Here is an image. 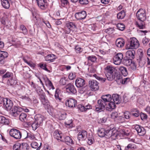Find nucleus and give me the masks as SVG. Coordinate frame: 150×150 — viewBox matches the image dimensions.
I'll return each instance as SVG.
<instances>
[{
	"label": "nucleus",
	"mask_w": 150,
	"mask_h": 150,
	"mask_svg": "<svg viewBox=\"0 0 150 150\" xmlns=\"http://www.w3.org/2000/svg\"><path fill=\"white\" fill-rule=\"evenodd\" d=\"M117 71V70L111 65H108L105 68L104 72L108 80L112 81L115 78Z\"/></svg>",
	"instance_id": "obj_1"
},
{
	"label": "nucleus",
	"mask_w": 150,
	"mask_h": 150,
	"mask_svg": "<svg viewBox=\"0 0 150 150\" xmlns=\"http://www.w3.org/2000/svg\"><path fill=\"white\" fill-rule=\"evenodd\" d=\"M139 45V41L135 38H131L127 42L125 48L126 49H137Z\"/></svg>",
	"instance_id": "obj_2"
},
{
	"label": "nucleus",
	"mask_w": 150,
	"mask_h": 150,
	"mask_svg": "<svg viewBox=\"0 0 150 150\" xmlns=\"http://www.w3.org/2000/svg\"><path fill=\"white\" fill-rule=\"evenodd\" d=\"M9 134L11 136L16 139H20L21 137V132L15 129H11L9 132Z\"/></svg>",
	"instance_id": "obj_3"
},
{
	"label": "nucleus",
	"mask_w": 150,
	"mask_h": 150,
	"mask_svg": "<svg viewBox=\"0 0 150 150\" xmlns=\"http://www.w3.org/2000/svg\"><path fill=\"white\" fill-rule=\"evenodd\" d=\"M137 19L141 21H144L146 18L145 10L140 9L136 13Z\"/></svg>",
	"instance_id": "obj_4"
},
{
	"label": "nucleus",
	"mask_w": 150,
	"mask_h": 150,
	"mask_svg": "<svg viewBox=\"0 0 150 150\" xmlns=\"http://www.w3.org/2000/svg\"><path fill=\"white\" fill-rule=\"evenodd\" d=\"M107 102L101 98L98 101V105L96 106V110L97 111L100 112L105 108Z\"/></svg>",
	"instance_id": "obj_5"
},
{
	"label": "nucleus",
	"mask_w": 150,
	"mask_h": 150,
	"mask_svg": "<svg viewBox=\"0 0 150 150\" xmlns=\"http://www.w3.org/2000/svg\"><path fill=\"white\" fill-rule=\"evenodd\" d=\"M76 27L75 23L71 22H68L65 27V32L66 33L69 34L71 30Z\"/></svg>",
	"instance_id": "obj_6"
},
{
	"label": "nucleus",
	"mask_w": 150,
	"mask_h": 150,
	"mask_svg": "<svg viewBox=\"0 0 150 150\" xmlns=\"http://www.w3.org/2000/svg\"><path fill=\"white\" fill-rule=\"evenodd\" d=\"M66 91L70 93L75 94L77 93V91L73 84L69 83L65 87Z\"/></svg>",
	"instance_id": "obj_7"
},
{
	"label": "nucleus",
	"mask_w": 150,
	"mask_h": 150,
	"mask_svg": "<svg viewBox=\"0 0 150 150\" xmlns=\"http://www.w3.org/2000/svg\"><path fill=\"white\" fill-rule=\"evenodd\" d=\"M46 97L45 95L42 96V97L40 98V99L45 109H47L48 112H49V109L50 108H51V106L50 105L49 101Z\"/></svg>",
	"instance_id": "obj_8"
},
{
	"label": "nucleus",
	"mask_w": 150,
	"mask_h": 150,
	"mask_svg": "<svg viewBox=\"0 0 150 150\" xmlns=\"http://www.w3.org/2000/svg\"><path fill=\"white\" fill-rule=\"evenodd\" d=\"M110 128L107 129V138L112 137L113 139H115L117 135L116 131L115 129H114V128L111 129V127Z\"/></svg>",
	"instance_id": "obj_9"
},
{
	"label": "nucleus",
	"mask_w": 150,
	"mask_h": 150,
	"mask_svg": "<svg viewBox=\"0 0 150 150\" xmlns=\"http://www.w3.org/2000/svg\"><path fill=\"white\" fill-rule=\"evenodd\" d=\"M87 137V132L85 130L80 132L78 134V139L79 141L82 142L86 140Z\"/></svg>",
	"instance_id": "obj_10"
},
{
	"label": "nucleus",
	"mask_w": 150,
	"mask_h": 150,
	"mask_svg": "<svg viewBox=\"0 0 150 150\" xmlns=\"http://www.w3.org/2000/svg\"><path fill=\"white\" fill-rule=\"evenodd\" d=\"M98 82L94 80L90 81L89 82V85L92 91H96L98 90L99 86Z\"/></svg>",
	"instance_id": "obj_11"
},
{
	"label": "nucleus",
	"mask_w": 150,
	"mask_h": 150,
	"mask_svg": "<svg viewBox=\"0 0 150 150\" xmlns=\"http://www.w3.org/2000/svg\"><path fill=\"white\" fill-rule=\"evenodd\" d=\"M123 55L122 53H119L116 54L113 58L114 63L116 65H119L122 62Z\"/></svg>",
	"instance_id": "obj_12"
},
{
	"label": "nucleus",
	"mask_w": 150,
	"mask_h": 150,
	"mask_svg": "<svg viewBox=\"0 0 150 150\" xmlns=\"http://www.w3.org/2000/svg\"><path fill=\"white\" fill-rule=\"evenodd\" d=\"M86 12L84 11L77 12L75 14V17L78 20L84 19L86 18Z\"/></svg>",
	"instance_id": "obj_13"
},
{
	"label": "nucleus",
	"mask_w": 150,
	"mask_h": 150,
	"mask_svg": "<svg viewBox=\"0 0 150 150\" xmlns=\"http://www.w3.org/2000/svg\"><path fill=\"white\" fill-rule=\"evenodd\" d=\"M4 107L7 110H10L13 106V103L12 101L10 99L6 98L4 99Z\"/></svg>",
	"instance_id": "obj_14"
},
{
	"label": "nucleus",
	"mask_w": 150,
	"mask_h": 150,
	"mask_svg": "<svg viewBox=\"0 0 150 150\" xmlns=\"http://www.w3.org/2000/svg\"><path fill=\"white\" fill-rule=\"evenodd\" d=\"M8 53L7 52L1 51L0 50V64H4L6 59L8 57Z\"/></svg>",
	"instance_id": "obj_15"
},
{
	"label": "nucleus",
	"mask_w": 150,
	"mask_h": 150,
	"mask_svg": "<svg viewBox=\"0 0 150 150\" xmlns=\"http://www.w3.org/2000/svg\"><path fill=\"white\" fill-rule=\"evenodd\" d=\"M39 7L41 9L44 10L47 7L48 4L46 0H36Z\"/></svg>",
	"instance_id": "obj_16"
},
{
	"label": "nucleus",
	"mask_w": 150,
	"mask_h": 150,
	"mask_svg": "<svg viewBox=\"0 0 150 150\" xmlns=\"http://www.w3.org/2000/svg\"><path fill=\"white\" fill-rule=\"evenodd\" d=\"M135 128L138 134L140 136H143L146 134V131L144 128L139 125H136L135 126Z\"/></svg>",
	"instance_id": "obj_17"
},
{
	"label": "nucleus",
	"mask_w": 150,
	"mask_h": 150,
	"mask_svg": "<svg viewBox=\"0 0 150 150\" xmlns=\"http://www.w3.org/2000/svg\"><path fill=\"white\" fill-rule=\"evenodd\" d=\"M75 84L77 87H82L85 84V80L81 78H78L75 81Z\"/></svg>",
	"instance_id": "obj_18"
},
{
	"label": "nucleus",
	"mask_w": 150,
	"mask_h": 150,
	"mask_svg": "<svg viewBox=\"0 0 150 150\" xmlns=\"http://www.w3.org/2000/svg\"><path fill=\"white\" fill-rule=\"evenodd\" d=\"M76 100L72 98L69 99L66 103V105H68L69 107H74L76 105Z\"/></svg>",
	"instance_id": "obj_19"
},
{
	"label": "nucleus",
	"mask_w": 150,
	"mask_h": 150,
	"mask_svg": "<svg viewBox=\"0 0 150 150\" xmlns=\"http://www.w3.org/2000/svg\"><path fill=\"white\" fill-rule=\"evenodd\" d=\"M56 56L54 54H51L47 55L45 57V60L49 62L54 61L56 59Z\"/></svg>",
	"instance_id": "obj_20"
},
{
	"label": "nucleus",
	"mask_w": 150,
	"mask_h": 150,
	"mask_svg": "<svg viewBox=\"0 0 150 150\" xmlns=\"http://www.w3.org/2000/svg\"><path fill=\"white\" fill-rule=\"evenodd\" d=\"M107 130H105L104 128H100L98 130V136L101 137H103L105 136L107 138Z\"/></svg>",
	"instance_id": "obj_21"
},
{
	"label": "nucleus",
	"mask_w": 150,
	"mask_h": 150,
	"mask_svg": "<svg viewBox=\"0 0 150 150\" xmlns=\"http://www.w3.org/2000/svg\"><path fill=\"white\" fill-rule=\"evenodd\" d=\"M21 113L18 107L14 106L11 111V115L15 117H17Z\"/></svg>",
	"instance_id": "obj_22"
},
{
	"label": "nucleus",
	"mask_w": 150,
	"mask_h": 150,
	"mask_svg": "<svg viewBox=\"0 0 150 150\" xmlns=\"http://www.w3.org/2000/svg\"><path fill=\"white\" fill-rule=\"evenodd\" d=\"M137 61L139 66H142L145 64V63L143 57V53L142 52L140 53V55L137 57Z\"/></svg>",
	"instance_id": "obj_23"
},
{
	"label": "nucleus",
	"mask_w": 150,
	"mask_h": 150,
	"mask_svg": "<svg viewBox=\"0 0 150 150\" xmlns=\"http://www.w3.org/2000/svg\"><path fill=\"white\" fill-rule=\"evenodd\" d=\"M54 137L58 140H60L61 141H64V139L62 137V134L60 133L57 130L55 131L54 133Z\"/></svg>",
	"instance_id": "obj_24"
},
{
	"label": "nucleus",
	"mask_w": 150,
	"mask_h": 150,
	"mask_svg": "<svg viewBox=\"0 0 150 150\" xmlns=\"http://www.w3.org/2000/svg\"><path fill=\"white\" fill-rule=\"evenodd\" d=\"M43 79L45 81L46 85L50 89H54V88L53 86L51 81L48 78H45L44 77Z\"/></svg>",
	"instance_id": "obj_25"
},
{
	"label": "nucleus",
	"mask_w": 150,
	"mask_h": 150,
	"mask_svg": "<svg viewBox=\"0 0 150 150\" xmlns=\"http://www.w3.org/2000/svg\"><path fill=\"white\" fill-rule=\"evenodd\" d=\"M0 123L3 125H8L9 123L8 119L2 116H0Z\"/></svg>",
	"instance_id": "obj_26"
},
{
	"label": "nucleus",
	"mask_w": 150,
	"mask_h": 150,
	"mask_svg": "<svg viewBox=\"0 0 150 150\" xmlns=\"http://www.w3.org/2000/svg\"><path fill=\"white\" fill-rule=\"evenodd\" d=\"M112 99L114 102L116 104H119L121 102L120 97L117 94H113Z\"/></svg>",
	"instance_id": "obj_27"
},
{
	"label": "nucleus",
	"mask_w": 150,
	"mask_h": 150,
	"mask_svg": "<svg viewBox=\"0 0 150 150\" xmlns=\"http://www.w3.org/2000/svg\"><path fill=\"white\" fill-rule=\"evenodd\" d=\"M3 7L5 9H8L10 6L11 0H1Z\"/></svg>",
	"instance_id": "obj_28"
},
{
	"label": "nucleus",
	"mask_w": 150,
	"mask_h": 150,
	"mask_svg": "<svg viewBox=\"0 0 150 150\" xmlns=\"http://www.w3.org/2000/svg\"><path fill=\"white\" fill-rule=\"evenodd\" d=\"M122 63L126 66H130L132 62V59L127 57H125L122 60Z\"/></svg>",
	"instance_id": "obj_29"
},
{
	"label": "nucleus",
	"mask_w": 150,
	"mask_h": 150,
	"mask_svg": "<svg viewBox=\"0 0 150 150\" xmlns=\"http://www.w3.org/2000/svg\"><path fill=\"white\" fill-rule=\"evenodd\" d=\"M35 121L41 124L44 120V117L40 114H37L35 116Z\"/></svg>",
	"instance_id": "obj_30"
},
{
	"label": "nucleus",
	"mask_w": 150,
	"mask_h": 150,
	"mask_svg": "<svg viewBox=\"0 0 150 150\" xmlns=\"http://www.w3.org/2000/svg\"><path fill=\"white\" fill-rule=\"evenodd\" d=\"M135 53V51L133 50H128L126 53V57H127L128 58L131 59H133L134 58Z\"/></svg>",
	"instance_id": "obj_31"
},
{
	"label": "nucleus",
	"mask_w": 150,
	"mask_h": 150,
	"mask_svg": "<svg viewBox=\"0 0 150 150\" xmlns=\"http://www.w3.org/2000/svg\"><path fill=\"white\" fill-rule=\"evenodd\" d=\"M125 41L123 39H118L116 41V46L119 48H121L124 46Z\"/></svg>",
	"instance_id": "obj_32"
},
{
	"label": "nucleus",
	"mask_w": 150,
	"mask_h": 150,
	"mask_svg": "<svg viewBox=\"0 0 150 150\" xmlns=\"http://www.w3.org/2000/svg\"><path fill=\"white\" fill-rule=\"evenodd\" d=\"M88 62L92 63H95L96 62L97 58L94 55L89 56L86 58Z\"/></svg>",
	"instance_id": "obj_33"
},
{
	"label": "nucleus",
	"mask_w": 150,
	"mask_h": 150,
	"mask_svg": "<svg viewBox=\"0 0 150 150\" xmlns=\"http://www.w3.org/2000/svg\"><path fill=\"white\" fill-rule=\"evenodd\" d=\"M115 103L114 102L111 101L110 102L108 103V106L106 107V110L110 111L115 108L116 107Z\"/></svg>",
	"instance_id": "obj_34"
},
{
	"label": "nucleus",
	"mask_w": 150,
	"mask_h": 150,
	"mask_svg": "<svg viewBox=\"0 0 150 150\" xmlns=\"http://www.w3.org/2000/svg\"><path fill=\"white\" fill-rule=\"evenodd\" d=\"M64 141L67 144L70 145L73 144V141L72 139L69 136H67L65 138H63Z\"/></svg>",
	"instance_id": "obj_35"
},
{
	"label": "nucleus",
	"mask_w": 150,
	"mask_h": 150,
	"mask_svg": "<svg viewBox=\"0 0 150 150\" xmlns=\"http://www.w3.org/2000/svg\"><path fill=\"white\" fill-rule=\"evenodd\" d=\"M36 91L40 96V98L42 97V96H45V94L43 91L41 89V88L38 86H37Z\"/></svg>",
	"instance_id": "obj_36"
},
{
	"label": "nucleus",
	"mask_w": 150,
	"mask_h": 150,
	"mask_svg": "<svg viewBox=\"0 0 150 150\" xmlns=\"http://www.w3.org/2000/svg\"><path fill=\"white\" fill-rule=\"evenodd\" d=\"M119 71L122 75L124 76H126L128 74L127 69L124 67H120L119 68Z\"/></svg>",
	"instance_id": "obj_37"
},
{
	"label": "nucleus",
	"mask_w": 150,
	"mask_h": 150,
	"mask_svg": "<svg viewBox=\"0 0 150 150\" xmlns=\"http://www.w3.org/2000/svg\"><path fill=\"white\" fill-rule=\"evenodd\" d=\"M101 98L107 103L111 101L112 99L111 96L110 94L103 95L101 96Z\"/></svg>",
	"instance_id": "obj_38"
},
{
	"label": "nucleus",
	"mask_w": 150,
	"mask_h": 150,
	"mask_svg": "<svg viewBox=\"0 0 150 150\" xmlns=\"http://www.w3.org/2000/svg\"><path fill=\"white\" fill-rule=\"evenodd\" d=\"M136 146L134 144L131 143L129 144L127 146L125 147V150H132L135 149Z\"/></svg>",
	"instance_id": "obj_39"
},
{
	"label": "nucleus",
	"mask_w": 150,
	"mask_h": 150,
	"mask_svg": "<svg viewBox=\"0 0 150 150\" xmlns=\"http://www.w3.org/2000/svg\"><path fill=\"white\" fill-rule=\"evenodd\" d=\"M66 126L69 128H71L73 127V121L72 120H67L65 122Z\"/></svg>",
	"instance_id": "obj_40"
},
{
	"label": "nucleus",
	"mask_w": 150,
	"mask_h": 150,
	"mask_svg": "<svg viewBox=\"0 0 150 150\" xmlns=\"http://www.w3.org/2000/svg\"><path fill=\"white\" fill-rule=\"evenodd\" d=\"M41 143H40V145L38 146V143L36 142H33L31 143V146L33 148L36 149V150H39L41 147Z\"/></svg>",
	"instance_id": "obj_41"
},
{
	"label": "nucleus",
	"mask_w": 150,
	"mask_h": 150,
	"mask_svg": "<svg viewBox=\"0 0 150 150\" xmlns=\"http://www.w3.org/2000/svg\"><path fill=\"white\" fill-rule=\"evenodd\" d=\"M20 120L22 122L25 121L26 120L27 115L25 113H20L19 115Z\"/></svg>",
	"instance_id": "obj_42"
},
{
	"label": "nucleus",
	"mask_w": 150,
	"mask_h": 150,
	"mask_svg": "<svg viewBox=\"0 0 150 150\" xmlns=\"http://www.w3.org/2000/svg\"><path fill=\"white\" fill-rule=\"evenodd\" d=\"M29 147L28 144L26 143L21 144L20 150H27Z\"/></svg>",
	"instance_id": "obj_43"
},
{
	"label": "nucleus",
	"mask_w": 150,
	"mask_h": 150,
	"mask_svg": "<svg viewBox=\"0 0 150 150\" xmlns=\"http://www.w3.org/2000/svg\"><path fill=\"white\" fill-rule=\"evenodd\" d=\"M125 13L124 10L120 12L117 14V18L118 19H122L125 16Z\"/></svg>",
	"instance_id": "obj_44"
},
{
	"label": "nucleus",
	"mask_w": 150,
	"mask_h": 150,
	"mask_svg": "<svg viewBox=\"0 0 150 150\" xmlns=\"http://www.w3.org/2000/svg\"><path fill=\"white\" fill-rule=\"evenodd\" d=\"M88 141L87 143L89 145H91L93 144L94 142V140L93 137L92 135H89L88 137Z\"/></svg>",
	"instance_id": "obj_45"
},
{
	"label": "nucleus",
	"mask_w": 150,
	"mask_h": 150,
	"mask_svg": "<svg viewBox=\"0 0 150 150\" xmlns=\"http://www.w3.org/2000/svg\"><path fill=\"white\" fill-rule=\"evenodd\" d=\"M13 76V73H12L11 72L8 71L7 72H6V73L5 74H4L2 76V78L3 79H4L8 78H12Z\"/></svg>",
	"instance_id": "obj_46"
},
{
	"label": "nucleus",
	"mask_w": 150,
	"mask_h": 150,
	"mask_svg": "<svg viewBox=\"0 0 150 150\" xmlns=\"http://www.w3.org/2000/svg\"><path fill=\"white\" fill-rule=\"evenodd\" d=\"M40 125L41 124L35 121L32 125V127L33 130H35L38 127L40 126Z\"/></svg>",
	"instance_id": "obj_47"
},
{
	"label": "nucleus",
	"mask_w": 150,
	"mask_h": 150,
	"mask_svg": "<svg viewBox=\"0 0 150 150\" xmlns=\"http://www.w3.org/2000/svg\"><path fill=\"white\" fill-rule=\"evenodd\" d=\"M120 82L122 84H126L129 82L130 81V79L129 78H124L123 79H119Z\"/></svg>",
	"instance_id": "obj_48"
},
{
	"label": "nucleus",
	"mask_w": 150,
	"mask_h": 150,
	"mask_svg": "<svg viewBox=\"0 0 150 150\" xmlns=\"http://www.w3.org/2000/svg\"><path fill=\"white\" fill-rule=\"evenodd\" d=\"M93 76L95 77L96 79L100 81L101 82H104L106 80V79L100 77L99 76L96 75V74H94L93 75Z\"/></svg>",
	"instance_id": "obj_49"
},
{
	"label": "nucleus",
	"mask_w": 150,
	"mask_h": 150,
	"mask_svg": "<svg viewBox=\"0 0 150 150\" xmlns=\"http://www.w3.org/2000/svg\"><path fill=\"white\" fill-rule=\"evenodd\" d=\"M116 26L119 30L123 31L125 29V25L122 23H118L117 24Z\"/></svg>",
	"instance_id": "obj_50"
},
{
	"label": "nucleus",
	"mask_w": 150,
	"mask_h": 150,
	"mask_svg": "<svg viewBox=\"0 0 150 150\" xmlns=\"http://www.w3.org/2000/svg\"><path fill=\"white\" fill-rule=\"evenodd\" d=\"M120 132L121 134L124 136H128L129 134V132L127 130L125 129H121L120 131Z\"/></svg>",
	"instance_id": "obj_51"
},
{
	"label": "nucleus",
	"mask_w": 150,
	"mask_h": 150,
	"mask_svg": "<svg viewBox=\"0 0 150 150\" xmlns=\"http://www.w3.org/2000/svg\"><path fill=\"white\" fill-rule=\"evenodd\" d=\"M20 28L22 31V33L24 35H27L28 33V31L25 27L23 25L20 26Z\"/></svg>",
	"instance_id": "obj_52"
},
{
	"label": "nucleus",
	"mask_w": 150,
	"mask_h": 150,
	"mask_svg": "<svg viewBox=\"0 0 150 150\" xmlns=\"http://www.w3.org/2000/svg\"><path fill=\"white\" fill-rule=\"evenodd\" d=\"M58 91V89L56 90L54 95V97L56 100L60 101H61L62 98L59 97V93L57 92Z\"/></svg>",
	"instance_id": "obj_53"
},
{
	"label": "nucleus",
	"mask_w": 150,
	"mask_h": 150,
	"mask_svg": "<svg viewBox=\"0 0 150 150\" xmlns=\"http://www.w3.org/2000/svg\"><path fill=\"white\" fill-rule=\"evenodd\" d=\"M21 144L19 143H16L13 146V150H20Z\"/></svg>",
	"instance_id": "obj_54"
},
{
	"label": "nucleus",
	"mask_w": 150,
	"mask_h": 150,
	"mask_svg": "<svg viewBox=\"0 0 150 150\" xmlns=\"http://www.w3.org/2000/svg\"><path fill=\"white\" fill-rule=\"evenodd\" d=\"M137 25L140 29H143L145 28V26L144 25L143 21H141L140 22L137 23Z\"/></svg>",
	"instance_id": "obj_55"
},
{
	"label": "nucleus",
	"mask_w": 150,
	"mask_h": 150,
	"mask_svg": "<svg viewBox=\"0 0 150 150\" xmlns=\"http://www.w3.org/2000/svg\"><path fill=\"white\" fill-rule=\"evenodd\" d=\"M78 108L81 112L86 111L85 106H83V105L81 104L79 105L78 106Z\"/></svg>",
	"instance_id": "obj_56"
},
{
	"label": "nucleus",
	"mask_w": 150,
	"mask_h": 150,
	"mask_svg": "<svg viewBox=\"0 0 150 150\" xmlns=\"http://www.w3.org/2000/svg\"><path fill=\"white\" fill-rule=\"evenodd\" d=\"M79 2L81 5H86L88 3L89 1L88 0H79Z\"/></svg>",
	"instance_id": "obj_57"
},
{
	"label": "nucleus",
	"mask_w": 150,
	"mask_h": 150,
	"mask_svg": "<svg viewBox=\"0 0 150 150\" xmlns=\"http://www.w3.org/2000/svg\"><path fill=\"white\" fill-rule=\"evenodd\" d=\"M150 41V39L146 38V37L144 38L142 40V42L143 44L145 45H146Z\"/></svg>",
	"instance_id": "obj_58"
},
{
	"label": "nucleus",
	"mask_w": 150,
	"mask_h": 150,
	"mask_svg": "<svg viewBox=\"0 0 150 150\" xmlns=\"http://www.w3.org/2000/svg\"><path fill=\"white\" fill-rule=\"evenodd\" d=\"M131 114L128 111H126L124 112V116L127 119L130 118Z\"/></svg>",
	"instance_id": "obj_59"
},
{
	"label": "nucleus",
	"mask_w": 150,
	"mask_h": 150,
	"mask_svg": "<svg viewBox=\"0 0 150 150\" xmlns=\"http://www.w3.org/2000/svg\"><path fill=\"white\" fill-rule=\"evenodd\" d=\"M131 115L133 116L137 117L139 116L140 113L138 110H137L135 112H132Z\"/></svg>",
	"instance_id": "obj_60"
},
{
	"label": "nucleus",
	"mask_w": 150,
	"mask_h": 150,
	"mask_svg": "<svg viewBox=\"0 0 150 150\" xmlns=\"http://www.w3.org/2000/svg\"><path fill=\"white\" fill-rule=\"evenodd\" d=\"M21 133L23 136L24 138H27V137L29 133H28L25 130H23Z\"/></svg>",
	"instance_id": "obj_61"
},
{
	"label": "nucleus",
	"mask_w": 150,
	"mask_h": 150,
	"mask_svg": "<svg viewBox=\"0 0 150 150\" xmlns=\"http://www.w3.org/2000/svg\"><path fill=\"white\" fill-rule=\"evenodd\" d=\"M138 102L140 105L142 106L145 105V103L144 100L141 98H139L138 99Z\"/></svg>",
	"instance_id": "obj_62"
},
{
	"label": "nucleus",
	"mask_w": 150,
	"mask_h": 150,
	"mask_svg": "<svg viewBox=\"0 0 150 150\" xmlns=\"http://www.w3.org/2000/svg\"><path fill=\"white\" fill-rule=\"evenodd\" d=\"M67 80L65 78H62L60 81V83L61 84L64 85L66 84Z\"/></svg>",
	"instance_id": "obj_63"
},
{
	"label": "nucleus",
	"mask_w": 150,
	"mask_h": 150,
	"mask_svg": "<svg viewBox=\"0 0 150 150\" xmlns=\"http://www.w3.org/2000/svg\"><path fill=\"white\" fill-rule=\"evenodd\" d=\"M75 49L77 53H80L82 51V49L78 46H76Z\"/></svg>",
	"instance_id": "obj_64"
}]
</instances>
